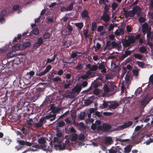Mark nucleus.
<instances>
[{
	"label": "nucleus",
	"mask_w": 153,
	"mask_h": 153,
	"mask_svg": "<svg viewBox=\"0 0 153 153\" xmlns=\"http://www.w3.org/2000/svg\"><path fill=\"white\" fill-rule=\"evenodd\" d=\"M146 135V136L145 135H143V134H135L134 137H133V135H132L131 137H132L133 138V140L136 143V144H138L142 141L143 139L144 140L145 139H144V137L148 138L150 137L152 134Z\"/></svg>",
	"instance_id": "1"
},
{
	"label": "nucleus",
	"mask_w": 153,
	"mask_h": 153,
	"mask_svg": "<svg viewBox=\"0 0 153 153\" xmlns=\"http://www.w3.org/2000/svg\"><path fill=\"white\" fill-rule=\"evenodd\" d=\"M111 126L109 124H104L102 125V127L101 126H98L97 128L98 131H103L106 132L110 131L111 129Z\"/></svg>",
	"instance_id": "2"
},
{
	"label": "nucleus",
	"mask_w": 153,
	"mask_h": 153,
	"mask_svg": "<svg viewBox=\"0 0 153 153\" xmlns=\"http://www.w3.org/2000/svg\"><path fill=\"white\" fill-rule=\"evenodd\" d=\"M111 88L109 89L107 85L105 84L104 85L103 88V96L106 95L110 92L112 91L115 88H116V86L114 85H111Z\"/></svg>",
	"instance_id": "3"
},
{
	"label": "nucleus",
	"mask_w": 153,
	"mask_h": 153,
	"mask_svg": "<svg viewBox=\"0 0 153 153\" xmlns=\"http://www.w3.org/2000/svg\"><path fill=\"white\" fill-rule=\"evenodd\" d=\"M38 142V143L40 144V146L41 147V149L45 151H47L48 149L46 144V141L45 139L43 138H41L39 139Z\"/></svg>",
	"instance_id": "4"
},
{
	"label": "nucleus",
	"mask_w": 153,
	"mask_h": 153,
	"mask_svg": "<svg viewBox=\"0 0 153 153\" xmlns=\"http://www.w3.org/2000/svg\"><path fill=\"white\" fill-rule=\"evenodd\" d=\"M84 134H78V137L77 140V143H79V145L81 146H84L85 143H84L87 140V139L85 138Z\"/></svg>",
	"instance_id": "5"
},
{
	"label": "nucleus",
	"mask_w": 153,
	"mask_h": 153,
	"mask_svg": "<svg viewBox=\"0 0 153 153\" xmlns=\"http://www.w3.org/2000/svg\"><path fill=\"white\" fill-rule=\"evenodd\" d=\"M133 124V122L131 121L126 122L123 125L119 126L117 127V129L118 130H121L125 128H126L130 126Z\"/></svg>",
	"instance_id": "6"
},
{
	"label": "nucleus",
	"mask_w": 153,
	"mask_h": 153,
	"mask_svg": "<svg viewBox=\"0 0 153 153\" xmlns=\"http://www.w3.org/2000/svg\"><path fill=\"white\" fill-rule=\"evenodd\" d=\"M142 26V31L144 34L148 31H149L151 29V27L149 26L148 24L146 23L143 24Z\"/></svg>",
	"instance_id": "7"
},
{
	"label": "nucleus",
	"mask_w": 153,
	"mask_h": 153,
	"mask_svg": "<svg viewBox=\"0 0 153 153\" xmlns=\"http://www.w3.org/2000/svg\"><path fill=\"white\" fill-rule=\"evenodd\" d=\"M135 14L134 12L132 10L128 12L126 10L124 11V15L126 18H127L128 17H133L134 16Z\"/></svg>",
	"instance_id": "8"
},
{
	"label": "nucleus",
	"mask_w": 153,
	"mask_h": 153,
	"mask_svg": "<svg viewBox=\"0 0 153 153\" xmlns=\"http://www.w3.org/2000/svg\"><path fill=\"white\" fill-rule=\"evenodd\" d=\"M110 17L109 15L107 13L104 12L102 16L101 17V19H102L105 22H108L110 19Z\"/></svg>",
	"instance_id": "9"
},
{
	"label": "nucleus",
	"mask_w": 153,
	"mask_h": 153,
	"mask_svg": "<svg viewBox=\"0 0 153 153\" xmlns=\"http://www.w3.org/2000/svg\"><path fill=\"white\" fill-rule=\"evenodd\" d=\"M86 67L88 68L91 71H95L98 68V66L96 65H91L90 64H88Z\"/></svg>",
	"instance_id": "10"
},
{
	"label": "nucleus",
	"mask_w": 153,
	"mask_h": 153,
	"mask_svg": "<svg viewBox=\"0 0 153 153\" xmlns=\"http://www.w3.org/2000/svg\"><path fill=\"white\" fill-rule=\"evenodd\" d=\"M137 17L138 18V20L140 22H143L145 21V16L144 13H142L139 14H137Z\"/></svg>",
	"instance_id": "11"
},
{
	"label": "nucleus",
	"mask_w": 153,
	"mask_h": 153,
	"mask_svg": "<svg viewBox=\"0 0 153 153\" xmlns=\"http://www.w3.org/2000/svg\"><path fill=\"white\" fill-rule=\"evenodd\" d=\"M150 100L149 98V96L147 95L145 96L143 100L141 102V104L142 105H146L149 102Z\"/></svg>",
	"instance_id": "12"
},
{
	"label": "nucleus",
	"mask_w": 153,
	"mask_h": 153,
	"mask_svg": "<svg viewBox=\"0 0 153 153\" xmlns=\"http://www.w3.org/2000/svg\"><path fill=\"white\" fill-rule=\"evenodd\" d=\"M132 10L134 12L135 14L136 13L137 14H137H139L140 13H142L140 12L141 11L140 8L137 6H135V7H134L133 8Z\"/></svg>",
	"instance_id": "13"
},
{
	"label": "nucleus",
	"mask_w": 153,
	"mask_h": 153,
	"mask_svg": "<svg viewBox=\"0 0 153 153\" xmlns=\"http://www.w3.org/2000/svg\"><path fill=\"white\" fill-rule=\"evenodd\" d=\"M70 138V140L72 142L76 141L77 143L78 134H70L69 135Z\"/></svg>",
	"instance_id": "14"
},
{
	"label": "nucleus",
	"mask_w": 153,
	"mask_h": 153,
	"mask_svg": "<svg viewBox=\"0 0 153 153\" xmlns=\"http://www.w3.org/2000/svg\"><path fill=\"white\" fill-rule=\"evenodd\" d=\"M119 105V104L117 102H111L110 103L109 105V108L110 109H114Z\"/></svg>",
	"instance_id": "15"
},
{
	"label": "nucleus",
	"mask_w": 153,
	"mask_h": 153,
	"mask_svg": "<svg viewBox=\"0 0 153 153\" xmlns=\"http://www.w3.org/2000/svg\"><path fill=\"white\" fill-rule=\"evenodd\" d=\"M45 118H41L39 120V122L36 124L35 125V127L37 128L41 127L44 121Z\"/></svg>",
	"instance_id": "16"
},
{
	"label": "nucleus",
	"mask_w": 153,
	"mask_h": 153,
	"mask_svg": "<svg viewBox=\"0 0 153 153\" xmlns=\"http://www.w3.org/2000/svg\"><path fill=\"white\" fill-rule=\"evenodd\" d=\"M124 29L122 28L117 29L115 32V34L117 36L123 35L124 34Z\"/></svg>",
	"instance_id": "17"
},
{
	"label": "nucleus",
	"mask_w": 153,
	"mask_h": 153,
	"mask_svg": "<svg viewBox=\"0 0 153 153\" xmlns=\"http://www.w3.org/2000/svg\"><path fill=\"white\" fill-rule=\"evenodd\" d=\"M133 146L131 145H129L126 146L124 148V152L125 153H129L131 149Z\"/></svg>",
	"instance_id": "18"
},
{
	"label": "nucleus",
	"mask_w": 153,
	"mask_h": 153,
	"mask_svg": "<svg viewBox=\"0 0 153 153\" xmlns=\"http://www.w3.org/2000/svg\"><path fill=\"white\" fill-rule=\"evenodd\" d=\"M81 86L80 85H76L72 89V91L74 93H79L81 90Z\"/></svg>",
	"instance_id": "19"
},
{
	"label": "nucleus",
	"mask_w": 153,
	"mask_h": 153,
	"mask_svg": "<svg viewBox=\"0 0 153 153\" xmlns=\"http://www.w3.org/2000/svg\"><path fill=\"white\" fill-rule=\"evenodd\" d=\"M131 44L128 39H125L122 41L123 45L126 47L129 46L131 45Z\"/></svg>",
	"instance_id": "20"
},
{
	"label": "nucleus",
	"mask_w": 153,
	"mask_h": 153,
	"mask_svg": "<svg viewBox=\"0 0 153 153\" xmlns=\"http://www.w3.org/2000/svg\"><path fill=\"white\" fill-rule=\"evenodd\" d=\"M132 53V51H125V53L122 55L121 57L122 59H123L130 55Z\"/></svg>",
	"instance_id": "21"
},
{
	"label": "nucleus",
	"mask_w": 153,
	"mask_h": 153,
	"mask_svg": "<svg viewBox=\"0 0 153 153\" xmlns=\"http://www.w3.org/2000/svg\"><path fill=\"white\" fill-rule=\"evenodd\" d=\"M56 117V115L54 114L53 113V114H50L46 116L45 118L46 119H51L50 121H52L54 120L55 119Z\"/></svg>",
	"instance_id": "22"
},
{
	"label": "nucleus",
	"mask_w": 153,
	"mask_h": 153,
	"mask_svg": "<svg viewBox=\"0 0 153 153\" xmlns=\"http://www.w3.org/2000/svg\"><path fill=\"white\" fill-rule=\"evenodd\" d=\"M101 123V122L100 120H97L96 121L95 123H93L91 126V128L93 130H94L97 128V126H99Z\"/></svg>",
	"instance_id": "23"
},
{
	"label": "nucleus",
	"mask_w": 153,
	"mask_h": 153,
	"mask_svg": "<svg viewBox=\"0 0 153 153\" xmlns=\"http://www.w3.org/2000/svg\"><path fill=\"white\" fill-rule=\"evenodd\" d=\"M6 13V10H3L0 14L1 15V17L0 18V22L1 23H3L5 22V20L3 16H4Z\"/></svg>",
	"instance_id": "24"
},
{
	"label": "nucleus",
	"mask_w": 153,
	"mask_h": 153,
	"mask_svg": "<svg viewBox=\"0 0 153 153\" xmlns=\"http://www.w3.org/2000/svg\"><path fill=\"white\" fill-rule=\"evenodd\" d=\"M2 140L5 142L6 144L7 145H9L11 141V140L8 136L4 137Z\"/></svg>",
	"instance_id": "25"
},
{
	"label": "nucleus",
	"mask_w": 153,
	"mask_h": 153,
	"mask_svg": "<svg viewBox=\"0 0 153 153\" xmlns=\"http://www.w3.org/2000/svg\"><path fill=\"white\" fill-rule=\"evenodd\" d=\"M21 45L19 44H17L13 47V50L14 51H18L20 50H22L21 48Z\"/></svg>",
	"instance_id": "26"
},
{
	"label": "nucleus",
	"mask_w": 153,
	"mask_h": 153,
	"mask_svg": "<svg viewBox=\"0 0 153 153\" xmlns=\"http://www.w3.org/2000/svg\"><path fill=\"white\" fill-rule=\"evenodd\" d=\"M21 45V48L24 49L27 47H29L30 46V43L29 42L24 43Z\"/></svg>",
	"instance_id": "27"
},
{
	"label": "nucleus",
	"mask_w": 153,
	"mask_h": 153,
	"mask_svg": "<svg viewBox=\"0 0 153 153\" xmlns=\"http://www.w3.org/2000/svg\"><path fill=\"white\" fill-rule=\"evenodd\" d=\"M110 103V102L103 101V103L100 106V107L102 109L105 108L107 106H109Z\"/></svg>",
	"instance_id": "28"
},
{
	"label": "nucleus",
	"mask_w": 153,
	"mask_h": 153,
	"mask_svg": "<svg viewBox=\"0 0 153 153\" xmlns=\"http://www.w3.org/2000/svg\"><path fill=\"white\" fill-rule=\"evenodd\" d=\"M43 42V39L42 38H40L38 39V42L35 44V46H39L41 45Z\"/></svg>",
	"instance_id": "29"
},
{
	"label": "nucleus",
	"mask_w": 153,
	"mask_h": 153,
	"mask_svg": "<svg viewBox=\"0 0 153 153\" xmlns=\"http://www.w3.org/2000/svg\"><path fill=\"white\" fill-rule=\"evenodd\" d=\"M91 72L90 71H88L85 74L82 75L81 76L82 79H86L89 77V75H91Z\"/></svg>",
	"instance_id": "30"
},
{
	"label": "nucleus",
	"mask_w": 153,
	"mask_h": 153,
	"mask_svg": "<svg viewBox=\"0 0 153 153\" xmlns=\"http://www.w3.org/2000/svg\"><path fill=\"white\" fill-rule=\"evenodd\" d=\"M98 68L100 69L101 70V72H106V69L103 65L102 64H100Z\"/></svg>",
	"instance_id": "31"
},
{
	"label": "nucleus",
	"mask_w": 153,
	"mask_h": 153,
	"mask_svg": "<svg viewBox=\"0 0 153 153\" xmlns=\"http://www.w3.org/2000/svg\"><path fill=\"white\" fill-rule=\"evenodd\" d=\"M134 36H129L128 37V39L131 44L134 43L135 41Z\"/></svg>",
	"instance_id": "32"
},
{
	"label": "nucleus",
	"mask_w": 153,
	"mask_h": 153,
	"mask_svg": "<svg viewBox=\"0 0 153 153\" xmlns=\"http://www.w3.org/2000/svg\"><path fill=\"white\" fill-rule=\"evenodd\" d=\"M112 141V139L111 137H108L106 138L105 140V144H111Z\"/></svg>",
	"instance_id": "33"
},
{
	"label": "nucleus",
	"mask_w": 153,
	"mask_h": 153,
	"mask_svg": "<svg viewBox=\"0 0 153 153\" xmlns=\"http://www.w3.org/2000/svg\"><path fill=\"white\" fill-rule=\"evenodd\" d=\"M82 17H86L89 18V16L88 15V12L86 10H84L82 13Z\"/></svg>",
	"instance_id": "34"
},
{
	"label": "nucleus",
	"mask_w": 153,
	"mask_h": 153,
	"mask_svg": "<svg viewBox=\"0 0 153 153\" xmlns=\"http://www.w3.org/2000/svg\"><path fill=\"white\" fill-rule=\"evenodd\" d=\"M57 138H59V143H61L64 140V134H56Z\"/></svg>",
	"instance_id": "35"
},
{
	"label": "nucleus",
	"mask_w": 153,
	"mask_h": 153,
	"mask_svg": "<svg viewBox=\"0 0 153 153\" xmlns=\"http://www.w3.org/2000/svg\"><path fill=\"white\" fill-rule=\"evenodd\" d=\"M130 139H121L120 137L117 138L115 139V140L116 141H120L123 142H128L130 140Z\"/></svg>",
	"instance_id": "36"
},
{
	"label": "nucleus",
	"mask_w": 153,
	"mask_h": 153,
	"mask_svg": "<svg viewBox=\"0 0 153 153\" xmlns=\"http://www.w3.org/2000/svg\"><path fill=\"white\" fill-rule=\"evenodd\" d=\"M74 25L78 28V29L79 30L81 29L83 26V23L82 22L75 23L74 24Z\"/></svg>",
	"instance_id": "37"
},
{
	"label": "nucleus",
	"mask_w": 153,
	"mask_h": 153,
	"mask_svg": "<svg viewBox=\"0 0 153 153\" xmlns=\"http://www.w3.org/2000/svg\"><path fill=\"white\" fill-rule=\"evenodd\" d=\"M139 51L141 53H143L146 51L147 49L145 46H143L140 47Z\"/></svg>",
	"instance_id": "38"
},
{
	"label": "nucleus",
	"mask_w": 153,
	"mask_h": 153,
	"mask_svg": "<svg viewBox=\"0 0 153 153\" xmlns=\"http://www.w3.org/2000/svg\"><path fill=\"white\" fill-rule=\"evenodd\" d=\"M59 150H65L66 148L65 144L64 143L59 144Z\"/></svg>",
	"instance_id": "39"
},
{
	"label": "nucleus",
	"mask_w": 153,
	"mask_h": 153,
	"mask_svg": "<svg viewBox=\"0 0 153 153\" xmlns=\"http://www.w3.org/2000/svg\"><path fill=\"white\" fill-rule=\"evenodd\" d=\"M85 114V113L84 112H81L79 116V118L81 120L84 119Z\"/></svg>",
	"instance_id": "40"
},
{
	"label": "nucleus",
	"mask_w": 153,
	"mask_h": 153,
	"mask_svg": "<svg viewBox=\"0 0 153 153\" xmlns=\"http://www.w3.org/2000/svg\"><path fill=\"white\" fill-rule=\"evenodd\" d=\"M111 7L110 4H105V6L104 7L105 11L104 12L107 13L109 10V8Z\"/></svg>",
	"instance_id": "41"
},
{
	"label": "nucleus",
	"mask_w": 153,
	"mask_h": 153,
	"mask_svg": "<svg viewBox=\"0 0 153 153\" xmlns=\"http://www.w3.org/2000/svg\"><path fill=\"white\" fill-rule=\"evenodd\" d=\"M56 56V55L55 54L54 55L52 59H50L49 58H48L47 60V63H51L53 62L55 60Z\"/></svg>",
	"instance_id": "42"
},
{
	"label": "nucleus",
	"mask_w": 153,
	"mask_h": 153,
	"mask_svg": "<svg viewBox=\"0 0 153 153\" xmlns=\"http://www.w3.org/2000/svg\"><path fill=\"white\" fill-rule=\"evenodd\" d=\"M134 56L135 58L139 59H141L142 58V56L140 54H134Z\"/></svg>",
	"instance_id": "43"
},
{
	"label": "nucleus",
	"mask_w": 153,
	"mask_h": 153,
	"mask_svg": "<svg viewBox=\"0 0 153 153\" xmlns=\"http://www.w3.org/2000/svg\"><path fill=\"white\" fill-rule=\"evenodd\" d=\"M97 28V25L95 22H93L92 24L91 30L94 31L96 30Z\"/></svg>",
	"instance_id": "44"
},
{
	"label": "nucleus",
	"mask_w": 153,
	"mask_h": 153,
	"mask_svg": "<svg viewBox=\"0 0 153 153\" xmlns=\"http://www.w3.org/2000/svg\"><path fill=\"white\" fill-rule=\"evenodd\" d=\"M126 29L127 31L129 33L131 32L132 28L131 26L128 25L126 26Z\"/></svg>",
	"instance_id": "45"
},
{
	"label": "nucleus",
	"mask_w": 153,
	"mask_h": 153,
	"mask_svg": "<svg viewBox=\"0 0 153 153\" xmlns=\"http://www.w3.org/2000/svg\"><path fill=\"white\" fill-rule=\"evenodd\" d=\"M148 33H147V44L149 45L150 47H152L153 46V44L151 42H149V38L148 37Z\"/></svg>",
	"instance_id": "46"
},
{
	"label": "nucleus",
	"mask_w": 153,
	"mask_h": 153,
	"mask_svg": "<svg viewBox=\"0 0 153 153\" xmlns=\"http://www.w3.org/2000/svg\"><path fill=\"white\" fill-rule=\"evenodd\" d=\"M15 52H11L8 53L7 54V56L9 58H11L15 55Z\"/></svg>",
	"instance_id": "47"
},
{
	"label": "nucleus",
	"mask_w": 153,
	"mask_h": 153,
	"mask_svg": "<svg viewBox=\"0 0 153 153\" xmlns=\"http://www.w3.org/2000/svg\"><path fill=\"white\" fill-rule=\"evenodd\" d=\"M65 138H66V140L65 141V143L66 144H69L70 143V138L69 135H66L65 136Z\"/></svg>",
	"instance_id": "48"
},
{
	"label": "nucleus",
	"mask_w": 153,
	"mask_h": 153,
	"mask_svg": "<svg viewBox=\"0 0 153 153\" xmlns=\"http://www.w3.org/2000/svg\"><path fill=\"white\" fill-rule=\"evenodd\" d=\"M65 125V123L63 121H60L57 124V126L59 127H61Z\"/></svg>",
	"instance_id": "49"
},
{
	"label": "nucleus",
	"mask_w": 153,
	"mask_h": 153,
	"mask_svg": "<svg viewBox=\"0 0 153 153\" xmlns=\"http://www.w3.org/2000/svg\"><path fill=\"white\" fill-rule=\"evenodd\" d=\"M76 132V131L75 128L73 127H71L69 129V133H75Z\"/></svg>",
	"instance_id": "50"
},
{
	"label": "nucleus",
	"mask_w": 153,
	"mask_h": 153,
	"mask_svg": "<svg viewBox=\"0 0 153 153\" xmlns=\"http://www.w3.org/2000/svg\"><path fill=\"white\" fill-rule=\"evenodd\" d=\"M99 3L100 4H106V3H108V0H99Z\"/></svg>",
	"instance_id": "51"
},
{
	"label": "nucleus",
	"mask_w": 153,
	"mask_h": 153,
	"mask_svg": "<svg viewBox=\"0 0 153 153\" xmlns=\"http://www.w3.org/2000/svg\"><path fill=\"white\" fill-rule=\"evenodd\" d=\"M76 116V115L75 112H73L71 113V116L73 118V120L74 123H75V119Z\"/></svg>",
	"instance_id": "52"
},
{
	"label": "nucleus",
	"mask_w": 153,
	"mask_h": 153,
	"mask_svg": "<svg viewBox=\"0 0 153 153\" xmlns=\"http://www.w3.org/2000/svg\"><path fill=\"white\" fill-rule=\"evenodd\" d=\"M50 34L48 33H45L43 35L44 38L46 39L49 38L50 37Z\"/></svg>",
	"instance_id": "53"
},
{
	"label": "nucleus",
	"mask_w": 153,
	"mask_h": 153,
	"mask_svg": "<svg viewBox=\"0 0 153 153\" xmlns=\"http://www.w3.org/2000/svg\"><path fill=\"white\" fill-rule=\"evenodd\" d=\"M88 30L87 29L83 31V33L85 37L88 38L89 35L88 34Z\"/></svg>",
	"instance_id": "54"
},
{
	"label": "nucleus",
	"mask_w": 153,
	"mask_h": 153,
	"mask_svg": "<svg viewBox=\"0 0 153 153\" xmlns=\"http://www.w3.org/2000/svg\"><path fill=\"white\" fill-rule=\"evenodd\" d=\"M83 64L80 63H78L76 68L78 69H81L83 68Z\"/></svg>",
	"instance_id": "55"
},
{
	"label": "nucleus",
	"mask_w": 153,
	"mask_h": 153,
	"mask_svg": "<svg viewBox=\"0 0 153 153\" xmlns=\"http://www.w3.org/2000/svg\"><path fill=\"white\" fill-rule=\"evenodd\" d=\"M53 80L55 82H57L58 81H61V78L59 76H56L53 79Z\"/></svg>",
	"instance_id": "56"
},
{
	"label": "nucleus",
	"mask_w": 153,
	"mask_h": 153,
	"mask_svg": "<svg viewBox=\"0 0 153 153\" xmlns=\"http://www.w3.org/2000/svg\"><path fill=\"white\" fill-rule=\"evenodd\" d=\"M143 126V125H141L140 126H137L135 128V131H139Z\"/></svg>",
	"instance_id": "57"
},
{
	"label": "nucleus",
	"mask_w": 153,
	"mask_h": 153,
	"mask_svg": "<svg viewBox=\"0 0 153 153\" xmlns=\"http://www.w3.org/2000/svg\"><path fill=\"white\" fill-rule=\"evenodd\" d=\"M51 66L50 65H48L46 67L45 69V70L44 71L47 73V72H48L50 71V70L51 69Z\"/></svg>",
	"instance_id": "58"
},
{
	"label": "nucleus",
	"mask_w": 153,
	"mask_h": 153,
	"mask_svg": "<svg viewBox=\"0 0 153 153\" xmlns=\"http://www.w3.org/2000/svg\"><path fill=\"white\" fill-rule=\"evenodd\" d=\"M33 33L35 35H38L39 34V30L37 28H35L33 30Z\"/></svg>",
	"instance_id": "59"
},
{
	"label": "nucleus",
	"mask_w": 153,
	"mask_h": 153,
	"mask_svg": "<svg viewBox=\"0 0 153 153\" xmlns=\"http://www.w3.org/2000/svg\"><path fill=\"white\" fill-rule=\"evenodd\" d=\"M115 150L118 153H121L120 151L122 150V149L119 146H117L115 147Z\"/></svg>",
	"instance_id": "60"
},
{
	"label": "nucleus",
	"mask_w": 153,
	"mask_h": 153,
	"mask_svg": "<svg viewBox=\"0 0 153 153\" xmlns=\"http://www.w3.org/2000/svg\"><path fill=\"white\" fill-rule=\"evenodd\" d=\"M73 3H71L68 7H67V9L68 10H71L73 7Z\"/></svg>",
	"instance_id": "61"
},
{
	"label": "nucleus",
	"mask_w": 153,
	"mask_h": 153,
	"mask_svg": "<svg viewBox=\"0 0 153 153\" xmlns=\"http://www.w3.org/2000/svg\"><path fill=\"white\" fill-rule=\"evenodd\" d=\"M46 73V72L45 71H44L43 72H41L40 73H36V75L37 76H41L45 75Z\"/></svg>",
	"instance_id": "62"
},
{
	"label": "nucleus",
	"mask_w": 153,
	"mask_h": 153,
	"mask_svg": "<svg viewBox=\"0 0 153 153\" xmlns=\"http://www.w3.org/2000/svg\"><path fill=\"white\" fill-rule=\"evenodd\" d=\"M117 6V4L116 3H113L112 5V7L113 10H114Z\"/></svg>",
	"instance_id": "63"
},
{
	"label": "nucleus",
	"mask_w": 153,
	"mask_h": 153,
	"mask_svg": "<svg viewBox=\"0 0 153 153\" xmlns=\"http://www.w3.org/2000/svg\"><path fill=\"white\" fill-rule=\"evenodd\" d=\"M32 147L33 148H35L36 149H41V147L39 145L37 144H33V145L32 146Z\"/></svg>",
	"instance_id": "64"
}]
</instances>
